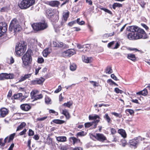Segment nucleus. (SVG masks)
Here are the masks:
<instances>
[{
	"label": "nucleus",
	"mask_w": 150,
	"mask_h": 150,
	"mask_svg": "<svg viewBox=\"0 0 150 150\" xmlns=\"http://www.w3.org/2000/svg\"><path fill=\"white\" fill-rule=\"evenodd\" d=\"M128 30L130 32L127 34V38L130 40H134L142 38L146 39L147 38L145 31L137 26L129 27Z\"/></svg>",
	"instance_id": "1"
},
{
	"label": "nucleus",
	"mask_w": 150,
	"mask_h": 150,
	"mask_svg": "<svg viewBox=\"0 0 150 150\" xmlns=\"http://www.w3.org/2000/svg\"><path fill=\"white\" fill-rule=\"evenodd\" d=\"M33 53L31 50H28L26 53L22 57L23 66L27 68L31 64L32 61V56Z\"/></svg>",
	"instance_id": "2"
},
{
	"label": "nucleus",
	"mask_w": 150,
	"mask_h": 150,
	"mask_svg": "<svg viewBox=\"0 0 150 150\" xmlns=\"http://www.w3.org/2000/svg\"><path fill=\"white\" fill-rule=\"evenodd\" d=\"M27 44L24 41H20L16 47V52L18 56L22 55L27 49Z\"/></svg>",
	"instance_id": "3"
},
{
	"label": "nucleus",
	"mask_w": 150,
	"mask_h": 150,
	"mask_svg": "<svg viewBox=\"0 0 150 150\" xmlns=\"http://www.w3.org/2000/svg\"><path fill=\"white\" fill-rule=\"evenodd\" d=\"M21 29V28L17 20L15 18L13 19L10 24L9 30L15 33L19 31Z\"/></svg>",
	"instance_id": "4"
},
{
	"label": "nucleus",
	"mask_w": 150,
	"mask_h": 150,
	"mask_svg": "<svg viewBox=\"0 0 150 150\" xmlns=\"http://www.w3.org/2000/svg\"><path fill=\"white\" fill-rule=\"evenodd\" d=\"M35 2V0H22L18 6L21 9H26L34 4Z\"/></svg>",
	"instance_id": "5"
},
{
	"label": "nucleus",
	"mask_w": 150,
	"mask_h": 150,
	"mask_svg": "<svg viewBox=\"0 0 150 150\" xmlns=\"http://www.w3.org/2000/svg\"><path fill=\"white\" fill-rule=\"evenodd\" d=\"M32 26L34 30L36 31L43 30L46 28L47 25L45 22L42 23H35L33 24Z\"/></svg>",
	"instance_id": "6"
},
{
	"label": "nucleus",
	"mask_w": 150,
	"mask_h": 150,
	"mask_svg": "<svg viewBox=\"0 0 150 150\" xmlns=\"http://www.w3.org/2000/svg\"><path fill=\"white\" fill-rule=\"evenodd\" d=\"M144 139V138H142L140 136H139L130 140L129 143L130 146L137 147L139 143Z\"/></svg>",
	"instance_id": "7"
},
{
	"label": "nucleus",
	"mask_w": 150,
	"mask_h": 150,
	"mask_svg": "<svg viewBox=\"0 0 150 150\" xmlns=\"http://www.w3.org/2000/svg\"><path fill=\"white\" fill-rule=\"evenodd\" d=\"M37 91H33L30 93L31 96L33 99H34V100H37L42 98L43 96L42 94L37 95Z\"/></svg>",
	"instance_id": "8"
},
{
	"label": "nucleus",
	"mask_w": 150,
	"mask_h": 150,
	"mask_svg": "<svg viewBox=\"0 0 150 150\" xmlns=\"http://www.w3.org/2000/svg\"><path fill=\"white\" fill-rule=\"evenodd\" d=\"M99 120H94L92 122H88L86 123L85 124V127L86 128H88L91 126L93 124H94V127H93V128H95L97 126V123L99 122Z\"/></svg>",
	"instance_id": "9"
},
{
	"label": "nucleus",
	"mask_w": 150,
	"mask_h": 150,
	"mask_svg": "<svg viewBox=\"0 0 150 150\" xmlns=\"http://www.w3.org/2000/svg\"><path fill=\"white\" fill-rule=\"evenodd\" d=\"M45 81V79L42 77L40 79L37 78L31 81V83L33 85L38 84H42Z\"/></svg>",
	"instance_id": "10"
},
{
	"label": "nucleus",
	"mask_w": 150,
	"mask_h": 150,
	"mask_svg": "<svg viewBox=\"0 0 150 150\" xmlns=\"http://www.w3.org/2000/svg\"><path fill=\"white\" fill-rule=\"evenodd\" d=\"M8 112V110L5 108H2L0 110V117H4Z\"/></svg>",
	"instance_id": "11"
},
{
	"label": "nucleus",
	"mask_w": 150,
	"mask_h": 150,
	"mask_svg": "<svg viewBox=\"0 0 150 150\" xmlns=\"http://www.w3.org/2000/svg\"><path fill=\"white\" fill-rule=\"evenodd\" d=\"M46 15L47 17L49 18L52 19L53 17L54 16H56L57 18H58L57 16L54 15V13L52 10L49 9L47 10L46 12Z\"/></svg>",
	"instance_id": "12"
},
{
	"label": "nucleus",
	"mask_w": 150,
	"mask_h": 150,
	"mask_svg": "<svg viewBox=\"0 0 150 150\" xmlns=\"http://www.w3.org/2000/svg\"><path fill=\"white\" fill-rule=\"evenodd\" d=\"M75 52L74 50H68L63 52V54L65 56L70 57L71 55L74 54Z\"/></svg>",
	"instance_id": "13"
},
{
	"label": "nucleus",
	"mask_w": 150,
	"mask_h": 150,
	"mask_svg": "<svg viewBox=\"0 0 150 150\" xmlns=\"http://www.w3.org/2000/svg\"><path fill=\"white\" fill-rule=\"evenodd\" d=\"M7 28V25L6 24L3 22L0 23V29L1 30L2 32L5 33L6 31Z\"/></svg>",
	"instance_id": "14"
},
{
	"label": "nucleus",
	"mask_w": 150,
	"mask_h": 150,
	"mask_svg": "<svg viewBox=\"0 0 150 150\" xmlns=\"http://www.w3.org/2000/svg\"><path fill=\"white\" fill-rule=\"evenodd\" d=\"M3 80L5 79H13L14 78V75L12 74H7L6 73H2Z\"/></svg>",
	"instance_id": "15"
},
{
	"label": "nucleus",
	"mask_w": 150,
	"mask_h": 150,
	"mask_svg": "<svg viewBox=\"0 0 150 150\" xmlns=\"http://www.w3.org/2000/svg\"><path fill=\"white\" fill-rule=\"evenodd\" d=\"M21 109L25 111H28L31 108V107L29 104H24L21 105Z\"/></svg>",
	"instance_id": "16"
},
{
	"label": "nucleus",
	"mask_w": 150,
	"mask_h": 150,
	"mask_svg": "<svg viewBox=\"0 0 150 150\" xmlns=\"http://www.w3.org/2000/svg\"><path fill=\"white\" fill-rule=\"evenodd\" d=\"M96 137L98 140L101 141H103L106 140V137L102 134H96Z\"/></svg>",
	"instance_id": "17"
},
{
	"label": "nucleus",
	"mask_w": 150,
	"mask_h": 150,
	"mask_svg": "<svg viewBox=\"0 0 150 150\" xmlns=\"http://www.w3.org/2000/svg\"><path fill=\"white\" fill-rule=\"evenodd\" d=\"M59 2L57 1H51L47 2V4L52 6H57L59 4Z\"/></svg>",
	"instance_id": "18"
},
{
	"label": "nucleus",
	"mask_w": 150,
	"mask_h": 150,
	"mask_svg": "<svg viewBox=\"0 0 150 150\" xmlns=\"http://www.w3.org/2000/svg\"><path fill=\"white\" fill-rule=\"evenodd\" d=\"M56 139L59 142H64L67 140V137L64 136L56 137Z\"/></svg>",
	"instance_id": "19"
},
{
	"label": "nucleus",
	"mask_w": 150,
	"mask_h": 150,
	"mask_svg": "<svg viewBox=\"0 0 150 150\" xmlns=\"http://www.w3.org/2000/svg\"><path fill=\"white\" fill-rule=\"evenodd\" d=\"M148 93L147 89L144 88L142 91H141L137 93V94L139 95H142L144 96H146Z\"/></svg>",
	"instance_id": "20"
},
{
	"label": "nucleus",
	"mask_w": 150,
	"mask_h": 150,
	"mask_svg": "<svg viewBox=\"0 0 150 150\" xmlns=\"http://www.w3.org/2000/svg\"><path fill=\"white\" fill-rule=\"evenodd\" d=\"M51 52V50L50 48H46L43 51V55L44 57H46Z\"/></svg>",
	"instance_id": "21"
},
{
	"label": "nucleus",
	"mask_w": 150,
	"mask_h": 150,
	"mask_svg": "<svg viewBox=\"0 0 150 150\" xmlns=\"http://www.w3.org/2000/svg\"><path fill=\"white\" fill-rule=\"evenodd\" d=\"M118 132L124 138L126 137L127 134L124 130L123 129H119L118 131Z\"/></svg>",
	"instance_id": "22"
},
{
	"label": "nucleus",
	"mask_w": 150,
	"mask_h": 150,
	"mask_svg": "<svg viewBox=\"0 0 150 150\" xmlns=\"http://www.w3.org/2000/svg\"><path fill=\"white\" fill-rule=\"evenodd\" d=\"M100 118V117L98 115H89V119L90 120H99Z\"/></svg>",
	"instance_id": "23"
},
{
	"label": "nucleus",
	"mask_w": 150,
	"mask_h": 150,
	"mask_svg": "<svg viewBox=\"0 0 150 150\" xmlns=\"http://www.w3.org/2000/svg\"><path fill=\"white\" fill-rule=\"evenodd\" d=\"M82 58L83 61L85 63H90L91 62V59L92 58L91 57H88L85 56H83Z\"/></svg>",
	"instance_id": "24"
},
{
	"label": "nucleus",
	"mask_w": 150,
	"mask_h": 150,
	"mask_svg": "<svg viewBox=\"0 0 150 150\" xmlns=\"http://www.w3.org/2000/svg\"><path fill=\"white\" fill-rule=\"evenodd\" d=\"M26 123L25 122H22L20 125L18 127L16 131H18L22 129L23 127L26 125Z\"/></svg>",
	"instance_id": "25"
},
{
	"label": "nucleus",
	"mask_w": 150,
	"mask_h": 150,
	"mask_svg": "<svg viewBox=\"0 0 150 150\" xmlns=\"http://www.w3.org/2000/svg\"><path fill=\"white\" fill-rule=\"evenodd\" d=\"M113 80H114L115 81H117V83H116L114 81H113V86H118V85L117 84V83H118V82L117 81H119L120 80L119 79L116 77L113 74Z\"/></svg>",
	"instance_id": "26"
},
{
	"label": "nucleus",
	"mask_w": 150,
	"mask_h": 150,
	"mask_svg": "<svg viewBox=\"0 0 150 150\" xmlns=\"http://www.w3.org/2000/svg\"><path fill=\"white\" fill-rule=\"evenodd\" d=\"M69 11H67V12H64L63 15V16L64 20L66 21L69 17Z\"/></svg>",
	"instance_id": "27"
},
{
	"label": "nucleus",
	"mask_w": 150,
	"mask_h": 150,
	"mask_svg": "<svg viewBox=\"0 0 150 150\" xmlns=\"http://www.w3.org/2000/svg\"><path fill=\"white\" fill-rule=\"evenodd\" d=\"M127 58L133 61L135 60L136 59L135 55L131 54H128Z\"/></svg>",
	"instance_id": "28"
},
{
	"label": "nucleus",
	"mask_w": 150,
	"mask_h": 150,
	"mask_svg": "<svg viewBox=\"0 0 150 150\" xmlns=\"http://www.w3.org/2000/svg\"><path fill=\"white\" fill-rule=\"evenodd\" d=\"M52 122L56 124H61L64 123V121L62 120H61L58 119L54 120L52 121Z\"/></svg>",
	"instance_id": "29"
},
{
	"label": "nucleus",
	"mask_w": 150,
	"mask_h": 150,
	"mask_svg": "<svg viewBox=\"0 0 150 150\" xmlns=\"http://www.w3.org/2000/svg\"><path fill=\"white\" fill-rule=\"evenodd\" d=\"M62 114H64L67 118L68 119L69 118V114L67 110L65 109L63 110L62 111Z\"/></svg>",
	"instance_id": "30"
},
{
	"label": "nucleus",
	"mask_w": 150,
	"mask_h": 150,
	"mask_svg": "<svg viewBox=\"0 0 150 150\" xmlns=\"http://www.w3.org/2000/svg\"><path fill=\"white\" fill-rule=\"evenodd\" d=\"M8 139V137H7L5 138L4 140V142H2V139H0V145L4 146L5 145V143L6 142V140Z\"/></svg>",
	"instance_id": "31"
},
{
	"label": "nucleus",
	"mask_w": 150,
	"mask_h": 150,
	"mask_svg": "<svg viewBox=\"0 0 150 150\" xmlns=\"http://www.w3.org/2000/svg\"><path fill=\"white\" fill-rule=\"evenodd\" d=\"M120 23H118V24H116L115 26L114 27V31L115 32V33L117 32V33H118V32H119V31H118L119 29V28H120Z\"/></svg>",
	"instance_id": "32"
},
{
	"label": "nucleus",
	"mask_w": 150,
	"mask_h": 150,
	"mask_svg": "<svg viewBox=\"0 0 150 150\" xmlns=\"http://www.w3.org/2000/svg\"><path fill=\"white\" fill-rule=\"evenodd\" d=\"M69 148V146L68 144L62 145L60 146L61 150H67Z\"/></svg>",
	"instance_id": "33"
},
{
	"label": "nucleus",
	"mask_w": 150,
	"mask_h": 150,
	"mask_svg": "<svg viewBox=\"0 0 150 150\" xmlns=\"http://www.w3.org/2000/svg\"><path fill=\"white\" fill-rule=\"evenodd\" d=\"M76 65L74 63L71 64L70 67V70L72 71H74L76 70Z\"/></svg>",
	"instance_id": "34"
},
{
	"label": "nucleus",
	"mask_w": 150,
	"mask_h": 150,
	"mask_svg": "<svg viewBox=\"0 0 150 150\" xmlns=\"http://www.w3.org/2000/svg\"><path fill=\"white\" fill-rule=\"evenodd\" d=\"M86 134V133L83 131L78 132L76 135V136L78 137H82L85 136Z\"/></svg>",
	"instance_id": "35"
},
{
	"label": "nucleus",
	"mask_w": 150,
	"mask_h": 150,
	"mask_svg": "<svg viewBox=\"0 0 150 150\" xmlns=\"http://www.w3.org/2000/svg\"><path fill=\"white\" fill-rule=\"evenodd\" d=\"M122 5L118 3H114L113 4V9H115L116 7H121Z\"/></svg>",
	"instance_id": "36"
},
{
	"label": "nucleus",
	"mask_w": 150,
	"mask_h": 150,
	"mask_svg": "<svg viewBox=\"0 0 150 150\" xmlns=\"http://www.w3.org/2000/svg\"><path fill=\"white\" fill-rule=\"evenodd\" d=\"M22 96V94L21 93H18L17 94H15L13 95V97L15 99H17L18 98L21 99V97Z\"/></svg>",
	"instance_id": "37"
},
{
	"label": "nucleus",
	"mask_w": 150,
	"mask_h": 150,
	"mask_svg": "<svg viewBox=\"0 0 150 150\" xmlns=\"http://www.w3.org/2000/svg\"><path fill=\"white\" fill-rule=\"evenodd\" d=\"M114 91L117 93L118 94H122L123 93V91L120 90L118 88H115L114 89Z\"/></svg>",
	"instance_id": "38"
},
{
	"label": "nucleus",
	"mask_w": 150,
	"mask_h": 150,
	"mask_svg": "<svg viewBox=\"0 0 150 150\" xmlns=\"http://www.w3.org/2000/svg\"><path fill=\"white\" fill-rule=\"evenodd\" d=\"M112 71V67H108L105 71L106 73L109 74H111Z\"/></svg>",
	"instance_id": "39"
},
{
	"label": "nucleus",
	"mask_w": 150,
	"mask_h": 150,
	"mask_svg": "<svg viewBox=\"0 0 150 150\" xmlns=\"http://www.w3.org/2000/svg\"><path fill=\"white\" fill-rule=\"evenodd\" d=\"M104 118L108 122H109L110 120V118L109 116L108 113H106L105 115L104 116Z\"/></svg>",
	"instance_id": "40"
},
{
	"label": "nucleus",
	"mask_w": 150,
	"mask_h": 150,
	"mask_svg": "<svg viewBox=\"0 0 150 150\" xmlns=\"http://www.w3.org/2000/svg\"><path fill=\"white\" fill-rule=\"evenodd\" d=\"M72 105V102L70 101H69L67 103H64L63 104V105L64 106H66L68 108H69Z\"/></svg>",
	"instance_id": "41"
},
{
	"label": "nucleus",
	"mask_w": 150,
	"mask_h": 150,
	"mask_svg": "<svg viewBox=\"0 0 150 150\" xmlns=\"http://www.w3.org/2000/svg\"><path fill=\"white\" fill-rule=\"evenodd\" d=\"M115 45V46L113 47V49H117L120 45V43L119 42H114L113 41V45Z\"/></svg>",
	"instance_id": "42"
},
{
	"label": "nucleus",
	"mask_w": 150,
	"mask_h": 150,
	"mask_svg": "<svg viewBox=\"0 0 150 150\" xmlns=\"http://www.w3.org/2000/svg\"><path fill=\"white\" fill-rule=\"evenodd\" d=\"M51 100V99L48 96H46L45 97V101L47 104L50 103Z\"/></svg>",
	"instance_id": "43"
},
{
	"label": "nucleus",
	"mask_w": 150,
	"mask_h": 150,
	"mask_svg": "<svg viewBox=\"0 0 150 150\" xmlns=\"http://www.w3.org/2000/svg\"><path fill=\"white\" fill-rule=\"evenodd\" d=\"M121 143L122 146L123 147H125L126 145L127 144L126 140L124 139L121 140Z\"/></svg>",
	"instance_id": "44"
},
{
	"label": "nucleus",
	"mask_w": 150,
	"mask_h": 150,
	"mask_svg": "<svg viewBox=\"0 0 150 150\" xmlns=\"http://www.w3.org/2000/svg\"><path fill=\"white\" fill-rule=\"evenodd\" d=\"M80 19L79 18H78L77 20V22L79 25H83L85 23V22L84 21H82L80 22Z\"/></svg>",
	"instance_id": "45"
},
{
	"label": "nucleus",
	"mask_w": 150,
	"mask_h": 150,
	"mask_svg": "<svg viewBox=\"0 0 150 150\" xmlns=\"http://www.w3.org/2000/svg\"><path fill=\"white\" fill-rule=\"evenodd\" d=\"M15 134H16L15 133L11 134L9 137V140H11V141L13 140L14 138Z\"/></svg>",
	"instance_id": "46"
},
{
	"label": "nucleus",
	"mask_w": 150,
	"mask_h": 150,
	"mask_svg": "<svg viewBox=\"0 0 150 150\" xmlns=\"http://www.w3.org/2000/svg\"><path fill=\"white\" fill-rule=\"evenodd\" d=\"M83 50H82L83 52H85L87 51H88L89 50V47L88 46H85L84 45V47H83Z\"/></svg>",
	"instance_id": "47"
},
{
	"label": "nucleus",
	"mask_w": 150,
	"mask_h": 150,
	"mask_svg": "<svg viewBox=\"0 0 150 150\" xmlns=\"http://www.w3.org/2000/svg\"><path fill=\"white\" fill-rule=\"evenodd\" d=\"M44 61V59L42 57L38 58V63H42Z\"/></svg>",
	"instance_id": "48"
},
{
	"label": "nucleus",
	"mask_w": 150,
	"mask_h": 150,
	"mask_svg": "<svg viewBox=\"0 0 150 150\" xmlns=\"http://www.w3.org/2000/svg\"><path fill=\"white\" fill-rule=\"evenodd\" d=\"M126 111L128 112L131 115L134 114V111L131 109H127L126 110Z\"/></svg>",
	"instance_id": "49"
},
{
	"label": "nucleus",
	"mask_w": 150,
	"mask_h": 150,
	"mask_svg": "<svg viewBox=\"0 0 150 150\" xmlns=\"http://www.w3.org/2000/svg\"><path fill=\"white\" fill-rule=\"evenodd\" d=\"M47 118V117L45 116V117H41V118H38L37 119V120L38 121H43V120H45V119H46Z\"/></svg>",
	"instance_id": "50"
},
{
	"label": "nucleus",
	"mask_w": 150,
	"mask_h": 150,
	"mask_svg": "<svg viewBox=\"0 0 150 150\" xmlns=\"http://www.w3.org/2000/svg\"><path fill=\"white\" fill-rule=\"evenodd\" d=\"M62 89V87L61 86H58V89H57L54 91V93H57L59 92L60 91H61Z\"/></svg>",
	"instance_id": "51"
},
{
	"label": "nucleus",
	"mask_w": 150,
	"mask_h": 150,
	"mask_svg": "<svg viewBox=\"0 0 150 150\" xmlns=\"http://www.w3.org/2000/svg\"><path fill=\"white\" fill-rule=\"evenodd\" d=\"M100 9H101L104 11H105L109 13H110V14L112 13L111 12L107 9L104 8H101Z\"/></svg>",
	"instance_id": "52"
},
{
	"label": "nucleus",
	"mask_w": 150,
	"mask_h": 150,
	"mask_svg": "<svg viewBox=\"0 0 150 150\" xmlns=\"http://www.w3.org/2000/svg\"><path fill=\"white\" fill-rule=\"evenodd\" d=\"M29 132L28 135L29 136H33L34 135V132L32 129H29Z\"/></svg>",
	"instance_id": "53"
},
{
	"label": "nucleus",
	"mask_w": 150,
	"mask_h": 150,
	"mask_svg": "<svg viewBox=\"0 0 150 150\" xmlns=\"http://www.w3.org/2000/svg\"><path fill=\"white\" fill-rule=\"evenodd\" d=\"M26 131H27L26 129H24V130L23 131L19 133V134L21 136L23 135L24 134H25V133H26Z\"/></svg>",
	"instance_id": "54"
},
{
	"label": "nucleus",
	"mask_w": 150,
	"mask_h": 150,
	"mask_svg": "<svg viewBox=\"0 0 150 150\" xmlns=\"http://www.w3.org/2000/svg\"><path fill=\"white\" fill-rule=\"evenodd\" d=\"M90 82L93 85L94 87L97 86L96 85V84H97V83L96 81H90Z\"/></svg>",
	"instance_id": "55"
},
{
	"label": "nucleus",
	"mask_w": 150,
	"mask_h": 150,
	"mask_svg": "<svg viewBox=\"0 0 150 150\" xmlns=\"http://www.w3.org/2000/svg\"><path fill=\"white\" fill-rule=\"evenodd\" d=\"M26 79L25 78V76H24V75L23 76H21V77L19 80V81L20 82H22L23 81H24Z\"/></svg>",
	"instance_id": "56"
},
{
	"label": "nucleus",
	"mask_w": 150,
	"mask_h": 150,
	"mask_svg": "<svg viewBox=\"0 0 150 150\" xmlns=\"http://www.w3.org/2000/svg\"><path fill=\"white\" fill-rule=\"evenodd\" d=\"M113 115H114L115 116L117 117H119L120 118L122 116L120 114H118L116 112H113Z\"/></svg>",
	"instance_id": "57"
},
{
	"label": "nucleus",
	"mask_w": 150,
	"mask_h": 150,
	"mask_svg": "<svg viewBox=\"0 0 150 150\" xmlns=\"http://www.w3.org/2000/svg\"><path fill=\"white\" fill-rule=\"evenodd\" d=\"M111 35H110V34H109L108 33L105 34H104L103 36V38L104 39H105L106 38H107L109 36H111Z\"/></svg>",
	"instance_id": "58"
},
{
	"label": "nucleus",
	"mask_w": 150,
	"mask_h": 150,
	"mask_svg": "<svg viewBox=\"0 0 150 150\" xmlns=\"http://www.w3.org/2000/svg\"><path fill=\"white\" fill-rule=\"evenodd\" d=\"M141 25L146 30L149 29V27L145 24L143 23L141 24Z\"/></svg>",
	"instance_id": "59"
},
{
	"label": "nucleus",
	"mask_w": 150,
	"mask_h": 150,
	"mask_svg": "<svg viewBox=\"0 0 150 150\" xmlns=\"http://www.w3.org/2000/svg\"><path fill=\"white\" fill-rule=\"evenodd\" d=\"M14 144L13 143H12L11 144L9 147L8 149V150H13V149L14 147Z\"/></svg>",
	"instance_id": "60"
},
{
	"label": "nucleus",
	"mask_w": 150,
	"mask_h": 150,
	"mask_svg": "<svg viewBox=\"0 0 150 150\" xmlns=\"http://www.w3.org/2000/svg\"><path fill=\"white\" fill-rule=\"evenodd\" d=\"M12 95V91L10 90L8 94L7 95V97L10 98L11 97Z\"/></svg>",
	"instance_id": "61"
},
{
	"label": "nucleus",
	"mask_w": 150,
	"mask_h": 150,
	"mask_svg": "<svg viewBox=\"0 0 150 150\" xmlns=\"http://www.w3.org/2000/svg\"><path fill=\"white\" fill-rule=\"evenodd\" d=\"M7 9V8L6 7H3L1 8L0 11L1 12H4Z\"/></svg>",
	"instance_id": "62"
},
{
	"label": "nucleus",
	"mask_w": 150,
	"mask_h": 150,
	"mask_svg": "<svg viewBox=\"0 0 150 150\" xmlns=\"http://www.w3.org/2000/svg\"><path fill=\"white\" fill-rule=\"evenodd\" d=\"M71 138L74 144L77 141V139L75 137H71Z\"/></svg>",
	"instance_id": "63"
},
{
	"label": "nucleus",
	"mask_w": 150,
	"mask_h": 150,
	"mask_svg": "<svg viewBox=\"0 0 150 150\" xmlns=\"http://www.w3.org/2000/svg\"><path fill=\"white\" fill-rule=\"evenodd\" d=\"M72 150H83V149L82 148L80 147H77L75 148Z\"/></svg>",
	"instance_id": "64"
}]
</instances>
